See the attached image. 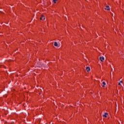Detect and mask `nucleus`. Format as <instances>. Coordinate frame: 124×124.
Instances as JSON below:
<instances>
[{
    "instance_id": "f257e3e1",
    "label": "nucleus",
    "mask_w": 124,
    "mask_h": 124,
    "mask_svg": "<svg viewBox=\"0 0 124 124\" xmlns=\"http://www.w3.org/2000/svg\"><path fill=\"white\" fill-rule=\"evenodd\" d=\"M99 60L101 62H104L105 58L103 57H99Z\"/></svg>"
},
{
    "instance_id": "1a4fd4ad",
    "label": "nucleus",
    "mask_w": 124,
    "mask_h": 124,
    "mask_svg": "<svg viewBox=\"0 0 124 124\" xmlns=\"http://www.w3.org/2000/svg\"><path fill=\"white\" fill-rule=\"evenodd\" d=\"M118 85H119V86H121V82H119V83H118Z\"/></svg>"
},
{
    "instance_id": "20e7f679",
    "label": "nucleus",
    "mask_w": 124,
    "mask_h": 124,
    "mask_svg": "<svg viewBox=\"0 0 124 124\" xmlns=\"http://www.w3.org/2000/svg\"><path fill=\"white\" fill-rule=\"evenodd\" d=\"M86 71H87V72H89V71H90L91 70V68H90V67H87L86 68Z\"/></svg>"
},
{
    "instance_id": "6e6552de",
    "label": "nucleus",
    "mask_w": 124,
    "mask_h": 124,
    "mask_svg": "<svg viewBox=\"0 0 124 124\" xmlns=\"http://www.w3.org/2000/svg\"><path fill=\"white\" fill-rule=\"evenodd\" d=\"M57 1H58V0H53V2H54V3H56Z\"/></svg>"
},
{
    "instance_id": "f03ea898",
    "label": "nucleus",
    "mask_w": 124,
    "mask_h": 124,
    "mask_svg": "<svg viewBox=\"0 0 124 124\" xmlns=\"http://www.w3.org/2000/svg\"><path fill=\"white\" fill-rule=\"evenodd\" d=\"M40 19L44 21V20H45V17H44V16H42L40 18Z\"/></svg>"
},
{
    "instance_id": "7ed1b4c3",
    "label": "nucleus",
    "mask_w": 124,
    "mask_h": 124,
    "mask_svg": "<svg viewBox=\"0 0 124 124\" xmlns=\"http://www.w3.org/2000/svg\"><path fill=\"white\" fill-rule=\"evenodd\" d=\"M107 116H108V113L105 112V115H103V117H104V118H107Z\"/></svg>"
},
{
    "instance_id": "39448f33",
    "label": "nucleus",
    "mask_w": 124,
    "mask_h": 124,
    "mask_svg": "<svg viewBox=\"0 0 124 124\" xmlns=\"http://www.w3.org/2000/svg\"><path fill=\"white\" fill-rule=\"evenodd\" d=\"M54 46H55V47H59V45H58V43H57V42H54Z\"/></svg>"
},
{
    "instance_id": "9d476101",
    "label": "nucleus",
    "mask_w": 124,
    "mask_h": 124,
    "mask_svg": "<svg viewBox=\"0 0 124 124\" xmlns=\"http://www.w3.org/2000/svg\"><path fill=\"white\" fill-rule=\"evenodd\" d=\"M123 83V81H120V83Z\"/></svg>"
},
{
    "instance_id": "423d86ee",
    "label": "nucleus",
    "mask_w": 124,
    "mask_h": 124,
    "mask_svg": "<svg viewBox=\"0 0 124 124\" xmlns=\"http://www.w3.org/2000/svg\"><path fill=\"white\" fill-rule=\"evenodd\" d=\"M102 84H103L102 87H103V88H104V87H105V85H106V83H105V82L103 81V82H102Z\"/></svg>"
},
{
    "instance_id": "0eeeda50",
    "label": "nucleus",
    "mask_w": 124,
    "mask_h": 124,
    "mask_svg": "<svg viewBox=\"0 0 124 124\" xmlns=\"http://www.w3.org/2000/svg\"><path fill=\"white\" fill-rule=\"evenodd\" d=\"M105 9H106V10H110V7H109L108 6H107Z\"/></svg>"
}]
</instances>
